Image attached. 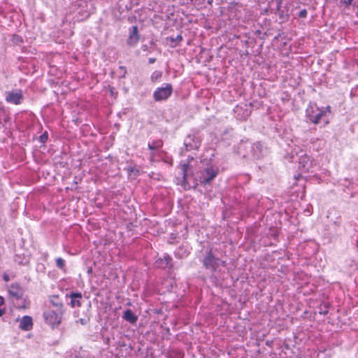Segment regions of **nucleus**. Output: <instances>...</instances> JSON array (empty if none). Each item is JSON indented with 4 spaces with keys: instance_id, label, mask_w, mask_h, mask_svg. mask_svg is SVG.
I'll return each mask as SVG.
<instances>
[{
    "instance_id": "obj_23",
    "label": "nucleus",
    "mask_w": 358,
    "mask_h": 358,
    "mask_svg": "<svg viewBox=\"0 0 358 358\" xmlns=\"http://www.w3.org/2000/svg\"><path fill=\"white\" fill-rule=\"evenodd\" d=\"M4 303V299L2 296H0V306H1ZM5 311L3 309L0 308V317L4 314Z\"/></svg>"
},
{
    "instance_id": "obj_17",
    "label": "nucleus",
    "mask_w": 358,
    "mask_h": 358,
    "mask_svg": "<svg viewBox=\"0 0 358 358\" xmlns=\"http://www.w3.org/2000/svg\"><path fill=\"white\" fill-rule=\"evenodd\" d=\"M337 5L340 8L345 10L355 6V2L354 0H338Z\"/></svg>"
},
{
    "instance_id": "obj_13",
    "label": "nucleus",
    "mask_w": 358,
    "mask_h": 358,
    "mask_svg": "<svg viewBox=\"0 0 358 358\" xmlns=\"http://www.w3.org/2000/svg\"><path fill=\"white\" fill-rule=\"evenodd\" d=\"M49 301L51 303V305L56 308L55 310H64L63 303L58 296H50Z\"/></svg>"
},
{
    "instance_id": "obj_11",
    "label": "nucleus",
    "mask_w": 358,
    "mask_h": 358,
    "mask_svg": "<svg viewBox=\"0 0 358 358\" xmlns=\"http://www.w3.org/2000/svg\"><path fill=\"white\" fill-rule=\"evenodd\" d=\"M19 327L23 331H29L33 327V320L31 317L25 315L20 321Z\"/></svg>"
},
{
    "instance_id": "obj_20",
    "label": "nucleus",
    "mask_w": 358,
    "mask_h": 358,
    "mask_svg": "<svg viewBox=\"0 0 358 358\" xmlns=\"http://www.w3.org/2000/svg\"><path fill=\"white\" fill-rule=\"evenodd\" d=\"M56 265L60 269H64L65 267V261L61 258L58 257L56 259Z\"/></svg>"
},
{
    "instance_id": "obj_8",
    "label": "nucleus",
    "mask_w": 358,
    "mask_h": 358,
    "mask_svg": "<svg viewBox=\"0 0 358 358\" xmlns=\"http://www.w3.org/2000/svg\"><path fill=\"white\" fill-rule=\"evenodd\" d=\"M200 143L199 138L195 135H188L184 142L187 150L197 149L200 146Z\"/></svg>"
},
{
    "instance_id": "obj_1",
    "label": "nucleus",
    "mask_w": 358,
    "mask_h": 358,
    "mask_svg": "<svg viewBox=\"0 0 358 358\" xmlns=\"http://www.w3.org/2000/svg\"><path fill=\"white\" fill-rule=\"evenodd\" d=\"M64 312V310H57L48 308L43 313V319L47 324L53 329L56 328L62 322Z\"/></svg>"
},
{
    "instance_id": "obj_7",
    "label": "nucleus",
    "mask_w": 358,
    "mask_h": 358,
    "mask_svg": "<svg viewBox=\"0 0 358 358\" xmlns=\"http://www.w3.org/2000/svg\"><path fill=\"white\" fill-rule=\"evenodd\" d=\"M330 113L331 111L329 106H327L325 108H320L316 114V118H315V120H313L312 122L315 124L322 123L323 124V126H325L329 123Z\"/></svg>"
},
{
    "instance_id": "obj_15",
    "label": "nucleus",
    "mask_w": 358,
    "mask_h": 358,
    "mask_svg": "<svg viewBox=\"0 0 358 358\" xmlns=\"http://www.w3.org/2000/svg\"><path fill=\"white\" fill-rule=\"evenodd\" d=\"M122 317L124 320L131 324L136 323L138 320L137 316L130 309H127L124 312Z\"/></svg>"
},
{
    "instance_id": "obj_25",
    "label": "nucleus",
    "mask_w": 358,
    "mask_h": 358,
    "mask_svg": "<svg viewBox=\"0 0 358 358\" xmlns=\"http://www.w3.org/2000/svg\"><path fill=\"white\" fill-rule=\"evenodd\" d=\"M164 259L166 262V266H169V264H171V257H169V255H166V256H164Z\"/></svg>"
},
{
    "instance_id": "obj_6",
    "label": "nucleus",
    "mask_w": 358,
    "mask_h": 358,
    "mask_svg": "<svg viewBox=\"0 0 358 358\" xmlns=\"http://www.w3.org/2000/svg\"><path fill=\"white\" fill-rule=\"evenodd\" d=\"M203 263L206 268L210 269L212 271H215L220 265H225V262L215 257L211 252L208 253L206 257H205Z\"/></svg>"
},
{
    "instance_id": "obj_5",
    "label": "nucleus",
    "mask_w": 358,
    "mask_h": 358,
    "mask_svg": "<svg viewBox=\"0 0 358 358\" xmlns=\"http://www.w3.org/2000/svg\"><path fill=\"white\" fill-rule=\"evenodd\" d=\"M217 169L213 167H208L200 173L198 176V180L203 185L209 184L217 175Z\"/></svg>"
},
{
    "instance_id": "obj_4",
    "label": "nucleus",
    "mask_w": 358,
    "mask_h": 358,
    "mask_svg": "<svg viewBox=\"0 0 358 358\" xmlns=\"http://www.w3.org/2000/svg\"><path fill=\"white\" fill-rule=\"evenodd\" d=\"M172 92V85L167 83L164 87H158L155 90L153 98L157 101L166 100L171 95Z\"/></svg>"
},
{
    "instance_id": "obj_33",
    "label": "nucleus",
    "mask_w": 358,
    "mask_h": 358,
    "mask_svg": "<svg viewBox=\"0 0 358 358\" xmlns=\"http://www.w3.org/2000/svg\"><path fill=\"white\" fill-rule=\"evenodd\" d=\"M76 358H78V357H76Z\"/></svg>"
},
{
    "instance_id": "obj_24",
    "label": "nucleus",
    "mask_w": 358,
    "mask_h": 358,
    "mask_svg": "<svg viewBox=\"0 0 358 358\" xmlns=\"http://www.w3.org/2000/svg\"><path fill=\"white\" fill-rule=\"evenodd\" d=\"M307 10L306 9H303L299 12V16L301 18H304L307 16Z\"/></svg>"
},
{
    "instance_id": "obj_32",
    "label": "nucleus",
    "mask_w": 358,
    "mask_h": 358,
    "mask_svg": "<svg viewBox=\"0 0 358 358\" xmlns=\"http://www.w3.org/2000/svg\"><path fill=\"white\" fill-rule=\"evenodd\" d=\"M318 141H320L322 145H324L325 143L324 141H323L322 140H317Z\"/></svg>"
},
{
    "instance_id": "obj_12",
    "label": "nucleus",
    "mask_w": 358,
    "mask_h": 358,
    "mask_svg": "<svg viewBox=\"0 0 358 358\" xmlns=\"http://www.w3.org/2000/svg\"><path fill=\"white\" fill-rule=\"evenodd\" d=\"M264 148L261 143L257 142L251 146V152L255 158H260L264 155Z\"/></svg>"
},
{
    "instance_id": "obj_16",
    "label": "nucleus",
    "mask_w": 358,
    "mask_h": 358,
    "mask_svg": "<svg viewBox=\"0 0 358 358\" xmlns=\"http://www.w3.org/2000/svg\"><path fill=\"white\" fill-rule=\"evenodd\" d=\"M70 298H71V305L72 307L81 306V303L80 301V299L82 298L81 293L73 292L70 294Z\"/></svg>"
},
{
    "instance_id": "obj_2",
    "label": "nucleus",
    "mask_w": 358,
    "mask_h": 358,
    "mask_svg": "<svg viewBox=\"0 0 358 358\" xmlns=\"http://www.w3.org/2000/svg\"><path fill=\"white\" fill-rule=\"evenodd\" d=\"M299 168L303 172H313L316 163L305 152L301 151L298 156Z\"/></svg>"
},
{
    "instance_id": "obj_3",
    "label": "nucleus",
    "mask_w": 358,
    "mask_h": 358,
    "mask_svg": "<svg viewBox=\"0 0 358 358\" xmlns=\"http://www.w3.org/2000/svg\"><path fill=\"white\" fill-rule=\"evenodd\" d=\"M24 99V96L22 90H13L5 93V100L8 103L20 105Z\"/></svg>"
},
{
    "instance_id": "obj_22",
    "label": "nucleus",
    "mask_w": 358,
    "mask_h": 358,
    "mask_svg": "<svg viewBox=\"0 0 358 358\" xmlns=\"http://www.w3.org/2000/svg\"><path fill=\"white\" fill-rule=\"evenodd\" d=\"M48 135L47 132H45L40 136V141L41 143H45L48 140Z\"/></svg>"
},
{
    "instance_id": "obj_14",
    "label": "nucleus",
    "mask_w": 358,
    "mask_h": 358,
    "mask_svg": "<svg viewBox=\"0 0 358 358\" xmlns=\"http://www.w3.org/2000/svg\"><path fill=\"white\" fill-rule=\"evenodd\" d=\"M319 108H320L315 105H310L307 108L306 111V117L311 122L313 120H315V118H316V114L319 110Z\"/></svg>"
},
{
    "instance_id": "obj_29",
    "label": "nucleus",
    "mask_w": 358,
    "mask_h": 358,
    "mask_svg": "<svg viewBox=\"0 0 358 358\" xmlns=\"http://www.w3.org/2000/svg\"><path fill=\"white\" fill-rule=\"evenodd\" d=\"M149 64H153L155 62V58H149Z\"/></svg>"
},
{
    "instance_id": "obj_9",
    "label": "nucleus",
    "mask_w": 358,
    "mask_h": 358,
    "mask_svg": "<svg viewBox=\"0 0 358 358\" xmlns=\"http://www.w3.org/2000/svg\"><path fill=\"white\" fill-rule=\"evenodd\" d=\"M140 36L138 32L137 26H133L130 29L129 35L127 38V44L130 46L135 45L139 41Z\"/></svg>"
},
{
    "instance_id": "obj_28",
    "label": "nucleus",
    "mask_w": 358,
    "mask_h": 358,
    "mask_svg": "<svg viewBox=\"0 0 358 358\" xmlns=\"http://www.w3.org/2000/svg\"><path fill=\"white\" fill-rule=\"evenodd\" d=\"M185 169H186V165H184L183 169H182L184 178H185V176H186V170Z\"/></svg>"
},
{
    "instance_id": "obj_21",
    "label": "nucleus",
    "mask_w": 358,
    "mask_h": 358,
    "mask_svg": "<svg viewBox=\"0 0 358 358\" xmlns=\"http://www.w3.org/2000/svg\"><path fill=\"white\" fill-rule=\"evenodd\" d=\"M6 110L3 103L0 101V117H2L6 115Z\"/></svg>"
},
{
    "instance_id": "obj_30",
    "label": "nucleus",
    "mask_w": 358,
    "mask_h": 358,
    "mask_svg": "<svg viewBox=\"0 0 358 358\" xmlns=\"http://www.w3.org/2000/svg\"><path fill=\"white\" fill-rule=\"evenodd\" d=\"M3 278L6 281H8L9 280L8 277L6 275L3 276Z\"/></svg>"
},
{
    "instance_id": "obj_10",
    "label": "nucleus",
    "mask_w": 358,
    "mask_h": 358,
    "mask_svg": "<svg viewBox=\"0 0 358 358\" xmlns=\"http://www.w3.org/2000/svg\"><path fill=\"white\" fill-rule=\"evenodd\" d=\"M8 293L11 297L19 299L23 295V290L19 285L12 284L8 288Z\"/></svg>"
},
{
    "instance_id": "obj_26",
    "label": "nucleus",
    "mask_w": 358,
    "mask_h": 358,
    "mask_svg": "<svg viewBox=\"0 0 358 358\" xmlns=\"http://www.w3.org/2000/svg\"><path fill=\"white\" fill-rule=\"evenodd\" d=\"M77 323H80L82 325H85L88 322V320L85 318H81L79 320L76 321Z\"/></svg>"
},
{
    "instance_id": "obj_19",
    "label": "nucleus",
    "mask_w": 358,
    "mask_h": 358,
    "mask_svg": "<svg viewBox=\"0 0 358 358\" xmlns=\"http://www.w3.org/2000/svg\"><path fill=\"white\" fill-rule=\"evenodd\" d=\"M162 76V71H155L152 73V75L150 76V79H151L152 82L155 83V82L158 81L159 80H160Z\"/></svg>"
},
{
    "instance_id": "obj_27",
    "label": "nucleus",
    "mask_w": 358,
    "mask_h": 358,
    "mask_svg": "<svg viewBox=\"0 0 358 358\" xmlns=\"http://www.w3.org/2000/svg\"><path fill=\"white\" fill-rule=\"evenodd\" d=\"M182 40V36L181 35H178L176 38H171L173 42H180Z\"/></svg>"
},
{
    "instance_id": "obj_18",
    "label": "nucleus",
    "mask_w": 358,
    "mask_h": 358,
    "mask_svg": "<svg viewBox=\"0 0 358 358\" xmlns=\"http://www.w3.org/2000/svg\"><path fill=\"white\" fill-rule=\"evenodd\" d=\"M162 141L161 140L154 141L150 143H148V148L150 150H155L162 146Z\"/></svg>"
},
{
    "instance_id": "obj_31",
    "label": "nucleus",
    "mask_w": 358,
    "mask_h": 358,
    "mask_svg": "<svg viewBox=\"0 0 358 358\" xmlns=\"http://www.w3.org/2000/svg\"><path fill=\"white\" fill-rule=\"evenodd\" d=\"M248 115H249V113H248V111H246L245 112V116L243 117L245 119L247 117H248Z\"/></svg>"
}]
</instances>
